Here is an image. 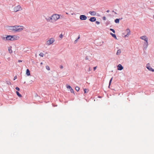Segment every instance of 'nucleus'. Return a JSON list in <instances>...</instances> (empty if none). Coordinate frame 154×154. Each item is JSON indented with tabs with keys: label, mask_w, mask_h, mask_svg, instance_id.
<instances>
[{
	"label": "nucleus",
	"mask_w": 154,
	"mask_h": 154,
	"mask_svg": "<svg viewBox=\"0 0 154 154\" xmlns=\"http://www.w3.org/2000/svg\"><path fill=\"white\" fill-rule=\"evenodd\" d=\"M97 68V66L94 67L93 68V69H94V71H95V70Z\"/></svg>",
	"instance_id": "28"
},
{
	"label": "nucleus",
	"mask_w": 154,
	"mask_h": 154,
	"mask_svg": "<svg viewBox=\"0 0 154 154\" xmlns=\"http://www.w3.org/2000/svg\"><path fill=\"white\" fill-rule=\"evenodd\" d=\"M96 20V18L94 17H91L89 19V20L92 22L95 21Z\"/></svg>",
	"instance_id": "12"
},
{
	"label": "nucleus",
	"mask_w": 154,
	"mask_h": 154,
	"mask_svg": "<svg viewBox=\"0 0 154 154\" xmlns=\"http://www.w3.org/2000/svg\"><path fill=\"white\" fill-rule=\"evenodd\" d=\"M146 67L149 70L153 72H154V69H152L150 66L149 64V63H147V64L146 65Z\"/></svg>",
	"instance_id": "7"
},
{
	"label": "nucleus",
	"mask_w": 154,
	"mask_h": 154,
	"mask_svg": "<svg viewBox=\"0 0 154 154\" xmlns=\"http://www.w3.org/2000/svg\"><path fill=\"white\" fill-rule=\"evenodd\" d=\"M22 10V8L20 5H18L14 7L13 8L14 11L17 12L19 11H21Z\"/></svg>",
	"instance_id": "6"
},
{
	"label": "nucleus",
	"mask_w": 154,
	"mask_h": 154,
	"mask_svg": "<svg viewBox=\"0 0 154 154\" xmlns=\"http://www.w3.org/2000/svg\"><path fill=\"white\" fill-rule=\"evenodd\" d=\"M110 34H111V35L113 37L115 38L116 39H117L116 35L115 34H112V33H111Z\"/></svg>",
	"instance_id": "15"
},
{
	"label": "nucleus",
	"mask_w": 154,
	"mask_h": 154,
	"mask_svg": "<svg viewBox=\"0 0 154 154\" xmlns=\"http://www.w3.org/2000/svg\"><path fill=\"white\" fill-rule=\"evenodd\" d=\"M18 61L19 62H22V61L20 60H19Z\"/></svg>",
	"instance_id": "37"
},
{
	"label": "nucleus",
	"mask_w": 154,
	"mask_h": 154,
	"mask_svg": "<svg viewBox=\"0 0 154 154\" xmlns=\"http://www.w3.org/2000/svg\"><path fill=\"white\" fill-rule=\"evenodd\" d=\"M60 68L61 69H62L63 68V66L62 65H60Z\"/></svg>",
	"instance_id": "30"
},
{
	"label": "nucleus",
	"mask_w": 154,
	"mask_h": 154,
	"mask_svg": "<svg viewBox=\"0 0 154 154\" xmlns=\"http://www.w3.org/2000/svg\"><path fill=\"white\" fill-rule=\"evenodd\" d=\"M96 23H97V24H99V23H100V22H98V21H97L96 22Z\"/></svg>",
	"instance_id": "34"
},
{
	"label": "nucleus",
	"mask_w": 154,
	"mask_h": 154,
	"mask_svg": "<svg viewBox=\"0 0 154 154\" xmlns=\"http://www.w3.org/2000/svg\"><path fill=\"white\" fill-rule=\"evenodd\" d=\"M123 68V67L120 64H119L117 66V69L118 70H122Z\"/></svg>",
	"instance_id": "10"
},
{
	"label": "nucleus",
	"mask_w": 154,
	"mask_h": 154,
	"mask_svg": "<svg viewBox=\"0 0 154 154\" xmlns=\"http://www.w3.org/2000/svg\"><path fill=\"white\" fill-rule=\"evenodd\" d=\"M66 13V14H68V13Z\"/></svg>",
	"instance_id": "42"
},
{
	"label": "nucleus",
	"mask_w": 154,
	"mask_h": 154,
	"mask_svg": "<svg viewBox=\"0 0 154 154\" xmlns=\"http://www.w3.org/2000/svg\"><path fill=\"white\" fill-rule=\"evenodd\" d=\"M126 33L127 34H126V37H128V36L130 34V31L129 29H127L126 30Z\"/></svg>",
	"instance_id": "9"
},
{
	"label": "nucleus",
	"mask_w": 154,
	"mask_h": 154,
	"mask_svg": "<svg viewBox=\"0 0 154 154\" xmlns=\"http://www.w3.org/2000/svg\"><path fill=\"white\" fill-rule=\"evenodd\" d=\"M39 55L41 57H43L44 55V54L43 53L41 52L39 54Z\"/></svg>",
	"instance_id": "20"
},
{
	"label": "nucleus",
	"mask_w": 154,
	"mask_h": 154,
	"mask_svg": "<svg viewBox=\"0 0 154 154\" xmlns=\"http://www.w3.org/2000/svg\"><path fill=\"white\" fill-rule=\"evenodd\" d=\"M115 22L116 23H118L119 22V19H116L115 20Z\"/></svg>",
	"instance_id": "18"
},
{
	"label": "nucleus",
	"mask_w": 154,
	"mask_h": 154,
	"mask_svg": "<svg viewBox=\"0 0 154 154\" xmlns=\"http://www.w3.org/2000/svg\"><path fill=\"white\" fill-rule=\"evenodd\" d=\"M87 17L84 15H82L80 16V19L81 20H85L87 19Z\"/></svg>",
	"instance_id": "8"
},
{
	"label": "nucleus",
	"mask_w": 154,
	"mask_h": 154,
	"mask_svg": "<svg viewBox=\"0 0 154 154\" xmlns=\"http://www.w3.org/2000/svg\"><path fill=\"white\" fill-rule=\"evenodd\" d=\"M46 69L48 70H50V67H49L48 66H46Z\"/></svg>",
	"instance_id": "21"
},
{
	"label": "nucleus",
	"mask_w": 154,
	"mask_h": 154,
	"mask_svg": "<svg viewBox=\"0 0 154 154\" xmlns=\"http://www.w3.org/2000/svg\"><path fill=\"white\" fill-rule=\"evenodd\" d=\"M84 91L85 93H86L88 92V91H87V90L86 89H84Z\"/></svg>",
	"instance_id": "25"
},
{
	"label": "nucleus",
	"mask_w": 154,
	"mask_h": 154,
	"mask_svg": "<svg viewBox=\"0 0 154 154\" xmlns=\"http://www.w3.org/2000/svg\"><path fill=\"white\" fill-rule=\"evenodd\" d=\"M140 38L141 39L144 40L145 42L144 43V46L146 49L148 45V38L146 36H143L140 37Z\"/></svg>",
	"instance_id": "4"
},
{
	"label": "nucleus",
	"mask_w": 154,
	"mask_h": 154,
	"mask_svg": "<svg viewBox=\"0 0 154 154\" xmlns=\"http://www.w3.org/2000/svg\"><path fill=\"white\" fill-rule=\"evenodd\" d=\"M91 70L90 67H89V71H91Z\"/></svg>",
	"instance_id": "35"
},
{
	"label": "nucleus",
	"mask_w": 154,
	"mask_h": 154,
	"mask_svg": "<svg viewBox=\"0 0 154 154\" xmlns=\"http://www.w3.org/2000/svg\"><path fill=\"white\" fill-rule=\"evenodd\" d=\"M89 13L92 16H95L96 14V12L94 11H90Z\"/></svg>",
	"instance_id": "11"
},
{
	"label": "nucleus",
	"mask_w": 154,
	"mask_h": 154,
	"mask_svg": "<svg viewBox=\"0 0 154 154\" xmlns=\"http://www.w3.org/2000/svg\"><path fill=\"white\" fill-rule=\"evenodd\" d=\"M78 40V39H77L76 40H75V43H76L77 41Z\"/></svg>",
	"instance_id": "36"
},
{
	"label": "nucleus",
	"mask_w": 154,
	"mask_h": 154,
	"mask_svg": "<svg viewBox=\"0 0 154 154\" xmlns=\"http://www.w3.org/2000/svg\"><path fill=\"white\" fill-rule=\"evenodd\" d=\"M67 88H68L69 89H71L72 88L71 87L69 86V85H68V86H67Z\"/></svg>",
	"instance_id": "26"
},
{
	"label": "nucleus",
	"mask_w": 154,
	"mask_h": 154,
	"mask_svg": "<svg viewBox=\"0 0 154 154\" xmlns=\"http://www.w3.org/2000/svg\"><path fill=\"white\" fill-rule=\"evenodd\" d=\"M20 37L17 35H7L6 37V39L7 40H18Z\"/></svg>",
	"instance_id": "3"
},
{
	"label": "nucleus",
	"mask_w": 154,
	"mask_h": 154,
	"mask_svg": "<svg viewBox=\"0 0 154 154\" xmlns=\"http://www.w3.org/2000/svg\"><path fill=\"white\" fill-rule=\"evenodd\" d=\"M75 89L77 91H78L79 90V87L76 86L75 88Z\"/></svg>",
	"instance_id": "19"
},
{
	"label": "nucleus",
	"mask_w": 154,
	"mask_h": 154,
	"mask_svg": "<svg viewBox=\"0 0 154 154\" xmlns=\"http://www.w3.org/2000/svg\"><path fill=\"white\" fill-rule=\"evenodd\" d=\"M121 51L120 50H118L117 51V52L116 53V54L117 55H119L120 54V53H121Z\"/></svg>",
	"instance_id": "16"
},
{
	"label": "nucleus",
	"mask_w": 154,
	"mask_h": 154,
	"mask_svg": "<svg viewBox=\"0 0 154 154\" xmlns=\"http://www.w3.org/2000/svg\"><path fill=\"white\" fill-rule=\"evenodd\" d=\"M60 37L62 38L63 37V35L62 34H60Z\"/></svg>",
	"instance_id": "31"
},
{
	"label": "nucleus",
	"mask_w": 154,
	"mask_h": 154,
	"mask_svg": "<svg viewBox=\"0 0 154 154\" xmlns=\"http://www.w3.org/2000/svg\"><path fill=\"white\" fill-rule=\"evenodd\" d=\"M55 41L54 38H51L46 42V44L48 45H49L53 43Z\"/></svg>",
	"instance_id": "5"
},
{
	"label": "nucleus",
	"mask_w": 154,
	"mask_h": 154,
	"mask_svg": "<svg viewBox=\"0 0 154 154\" xmlns=\"http://www.w3.org/2000/svg\"><path fill=\"white\" fill-rule=\"evenodd\" d=\"M110 30L112 31L113 33H115V31L114 29H110Z\"/></svg>",
	"instance_id": "23"
},
{
	"label": "nucleus",
	"mask_w": 154,
	"mask_h": 154,
	"mask_svg": "<svg viewBox=\"0 0 154 154\" xmlns=\"http://www.w3.org/2000/svg\"><path fill=\"white\" fill-rule=\"evenodd\" d=\"M112 79H113V78L112 77L111 79H110V81H109V86H110V84H111V82L112 80Z\"/></svg>",
	"instance_id": "22"
},
{
	"label": "nucleus",
	"mask_w": 154,
	"mask_h": 154,
	"mask_svg": "<svg viewBox=\"0 0 154 154\" xmlns=\"http://www.w3.org/2000/svg\"><path fill=\"white\" fill-rule=\"evenodd\" d=\"M106 11H107V12H109V11L107 10Z\"/></svg>",
	"instance_id": "40"
},
{
	"label": "nucleus",
	"mask_w": 154,
	"mask_h": 154,
	"mask_svg": "<svg viewBox=\"0 0 154 154\" xmlns=\"http://www.w3.org/2000/svg\"><path fill=\"white\" fill-rule=\"evenodd\" d=\"M17 94L20 97H22L21 95L20 94L19 92L18 91H16V92Z\"/></svg>",
	"instance_id": "17"
},
{
	"label": "nucleus",
	"mask_w": 154,
	"mask_h": 154,
	"mask_svg": "<svg viewBox=\"0 0 154 154\" xmlns=\"http://www.w3.org/2000/svg\"><path fill=\"white\" fill-rule=\"evenodd\" d=\"M26 74L28 76H29L30 75V72L29 70V69H26Z\"/></svg>",
	"instance_id": "13"
},
{
	"label": "nucleus",
	"mask_w": 154,
	"mask_h": 154,
	"mask_svg": "<svg viewBox=\"0 0 154 154\" xmlns=\"http://www.w3.org/2000/svg\"><path fill=\"white\" fill-rule=\"evenodd\" d=\"M70 91H71V93H74V91L72 88H71V89H70Z\"/></svg>",
	"instance_id": "24"
},
{
	"label": "nucleus",
	"mask_w": 154,
	"mask_h": 154,
	"mask_svg": "<svg viewBox=\"0 0 154 154\" xmlns=\"http://www.w3.org/2000/svg\"><path fill=\"white\" fill-rule=\"evenodd\" d=\"M8 50L10 54H11L12 53V51L11 50V47H9L8 48Z\"/></svg>",
	"instance_id": "14"
},
{
	"label": "nucleus",
	"mask_w": 154,
	"mask_h": 154,
	"mask_svg": "<svg viewBox=\"0 0 154 154\" xmlns=\"http://www.w3.org/2000/svg\"><path fill=\"white\" fill-rule=\"evenodd\" d=\"M15 89H16L17 90V91H19L20 90V89H19V88L18 87H16V88H15Z\"/></svg>",
	"instance_id": "27"
},
{
	"label": "nucleus",
	"mask_w": 154,
	"mask_h": 154,
	"mask_svg": "<svg viewBox=\"0 0 154 154\" xmlns=\"http://www.w3.org/2000/svg\"><path fill=\"white\" fill-rule=\"evenodd\" d=\"M60 15L57 14H54L52 15L50 18L51 21L53 22L57 21L60 18Z\"/></svg>",
	"instance_id": "2"
},
{
	"label": "nucleus",
	"mask_w": 154,
	"mask_h": 154,
	"mask_svg": "<svg viewBox=\"0 0 154 154\" xmlns=\"http://www.w3.org/2000/svg\"><path fill=\"white\" fill-rule=\"evenodd\" d=\"M85 60H88V57L87 56V57H85Z\"/></svg>",
	"instance_id": "32"
},
{
	"label": "nucleus",
	"mask_w": 154,
	"mask_h": 154,
	"mask_svg": "<svg viewBox=\"0 0 154 154\" xmlns=\"http://www.w3.org/2000/svg\"><path fill=\"white\" fill-rule=\"evenodd\" d=\"M80 38V37L79 36H78V38L77 39H78H78H79Z\"/></svg>",
	"instance_id": "38"
},
{
	"label": "nucleus",
	"mask_w": 154,
	"mask_h": 154,
	"mask_svg": "<svg viewBox=\"0 0 154 154\" xmlns=\"http://www.w3.org/2000/svg\"><path fill=\"white\" fill-rule=\"evenodd\" d=\"M103 19L104 20H106V17H103Z\"/></svg>",
	"instance_id": "33"
},
{
	"label": "nucleus",
	"mask_w": 154,
	"mask_h": 154,
	"mask_svg": "<svg viewBox=\"0 0 154 154\" xmlns=\"http://www.w3.org/2000/svg\"><path fill=\"white\" fill-rule=\"evenodd\" d=\"M43 64V63L42 62H41V64Z\"/></svg>",
	"instance_id": "39"
},
{
	"label": "nucleus",
	"mask_w": 154,
	"mask_h": 154,
	"mask_svg": "<svg viewBox=\"0 0 154 154\" xmlns=\"http://www.w3.org/2000/svg\"><path fill=\"white\" fill-rule=\"evenodd\" d=\"M23 26H10L8 27L9 30L14 31V32H20L23 29Z\"/></svg>",
	"instance_id": "1"
},
{
	"label": "nucleus",
	"mask_w": 154,
	"mask_h": 154,
	"mask_svg": "<svg viewBox=\"0 0 154 154\" xmlns=\"http://www.w3.org/2000/svg\"><path fill=\"white\" fill-rule=\"evenodd\" d=\"M17 77L16 75L14 77V80H15L16 79H17Z\"/></svg>",
	"instance_id": "29"
},
{
	"label": "nucleus",
	"mask_w": 154,
	"mask_h": 154,
	"mask_svg": "<svg viewBox=\"0 0 154 154\" xmlns=\"http://www.w3.org/2000/svg\"><path fill=\"white\" fill-rule=\"evenodd\" d=\"M9 84H10V85L11 84V83L10 82H9Z\"/></svg>",
	"instance_id": "41"
}]
</instances>
